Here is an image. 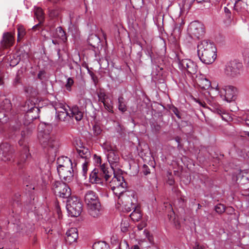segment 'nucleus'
Segmentation results:
<instances>
[{
  "label": "nucleus",
  "instance_id": "20e7f679",
  "mask_svg": "<svg viewBox=\"0 0 249 249\" xmlns=\"http://www.w3.org/2000/svg\"><path fill=\"white\" fill-rule=\"evenodd\" d=\"M66 208L71 216L77 217L82 212V204L77 197L71 196L67 201Z\"/></svg>",
  "mask_w": 249,
  "mask_h": 249
},
{
  "label": "nucleus",
  "instance_id": "3c124183",
  "mask_svg": "<svg viewBox=\"0 0 249 249\" xmlns=\"http://www.w3.org/2000/svg\"><path fill=\"white\" fill-rule=\"evenodd\" d=\"M70 107L66 105V107H62L61 109H60L59 110H57V111H56V113L62 112L65 111H68V109L70 110Z\"/></svg>",
  "mask_w": 249,
  "mask_h": 249
},
{
  "label": "nucleus",
  "instance_id": "2f4dec72",
  "mask_svg": "<svg viewBox=\"0 0 249 249\" xmlns=\"http://www.w3.org/2000/svg\"><path fill=\"white\" fill-rule=\"evenodd\" d=\"M118 109L120 111L122 112H124L126 111V106L124 102V99L122 96H120L118 98Z\"/></svg>",
  "mask_w": 249,
  "mask_h": 249
},
{
  "label": "nucleus",
  "instance_id": "e2e57ef3",
  "mask_svg": "<svg viewBox=\"0 0 249 249\" xmlns=\"http://www.w3.org/2000/svg\"><path fill=\"white\" fill-rule=\"evenodd\" d=\"M52 42L53 44L54 45H56V44H58V42H57V41L56 40H52Z\"/></svg>",
  "mask_w": 249,
  "mask_h": 249
},
{
  "label": "nucleus",
  "instance_id": "6ab92c4d",
  "mask_svg": "<svg viewBox=\"0 0 249 249\" xmlns=\"http://www.w3.org/2000/svg\"><path fill=\"white\" fill-rule=\"evenodd\" d=\"M78 237L77 230L76 228H71L66 232L65 241L67 244L70 245L76 242Z\"/></svg>",
  "mask_w": 249,
  "mask_h": 249
},
{
  "label": "nucleus",
  "instance_id": "c9c22d12",
  "mask_svg": "<svg viewBox=\"0 0 249 249\" xmlns=\"http://www.w3.org/2000/svg\"><path fill=\"white\" fill-rule=\"evenodd\" d=\"M102 146L107 153H110L111 151H114L113 147L109 142H105L102 144Z\"/></svg>",
  "mask_w": 249,
  "mask_h": 249
},
{
  "label": "nucleus",
  "instance_id": "603ef678",
  "mask_svg": "<svg viewBox=\"0 0 249 249\" xmlns=\"http://www.w3.org/2000/svg\"><path fill=\"white\" fill-rule=\"evenodd\" d=\"M29 133V131H28V130L22 131V132L21 133V135L22 138L23 139H24L25 137L26 134H28Z\"/></svg>",
  "mask_w": 249,
  "mask_h": 249
},
{
  "label": "nucleus",
  "instance_id": "13d9d810",
  "mask_svg": "<svg viewBox=\"0 0 249 249\" xmlns=\"http://www.w3.org/2000/svg\"><path fill=\"white\" fill-rule=\"evenodd\" d=\"M198 3H202V2H208L209 0H196Z\"/></svg>",
  "mask_w": 249,
  "mask_h": 249
},
{
  "label": "nucleus",
  "instance_id": "680f3d73",
  "mask_svg": "<svg viewBox=\"0 0 249 249\" xmlns=\"http://www.w3.org/2000/svg\"><path fill=\"white\" fill-rule=\"evenodd\" d=\"M13 129H14V130L17 132L18 130H19V126L18 125L17 127H15V128H13Z\"/></svg>",
  "mask_w": 249,
  "mask_h": 249
},
{
  "label": "nucleus",
  "instance_id": "ddd939ff",
  "mask_svg": "<svg viewBox=\"0 0 249 249\" xmlns=\"http://www.w3.org/2000/svg\"><path fill=\"white\" fill-rule=\"evenodd\" d=\"M122 170L112 172L114 177L109 182L110 188L126 186V183L124 181L123 177L122 176Z\"/></svg>",
  "mask_w": 249,
  "mask_h": 249
},
{
  "label": "nucleus",
  "instance_id": "5701e85b",
  "mask_svg": "<svg viewBox=\"0 0 249 249\" xmlns=\"http://www.w3.org/2000/svg\"><path fill=\"white\" fill-rule=\"evenodd\" d=\"M132 207L134 210L129 215V216L133 221H138L142 216L140 208L136 205L132 206Z\"/></svg>",
  "mask_w": 249,
  "mask_h": 249
},
{
  "label": "nucleus",
  "instance_id": "4be33fe9",
  "mask_svg": "<svg viewBox=\"0 0 249 249\" xmlns=\"http://www.w3.org/2000/svg\"><path fill=\"white\" fill-rule=\"evenodd\" d=\"M70 111L71 117L74 118L76 121H80L82 119L83 113L78 107H73L71 109H70Z\"/></svg>",
  "mask_w": 249,
  "mask_h": 249
},
{
  "label": "nucleus",
  "instance_id": "69168bd1",
  "mask_svg": "<svg viewBox=\"0 0 249 249\" xmlns=\"http://www.w3.org/2000/svg\"><path fill=\"white\" fill-rule=\"evenodd\" d=\"M102 33H103V36H104L105 39H106L107 36H106V34L103 32Z\"/></svg>",
  "mask_w": 249,
  "mask_h": 249
},
{
  "label": "nucleus",
  "instance_id": "f257e3e1",
  "mask_svg": "<svg viewBox=\"0 0 249 249\" xmlns=\"http://www.w3.org/2000/svg\"><path fill=\"white\" fill-rule=\"evenodd\" d=\"M216 52V47L208 40H203L197 45L198 56L201 62L206 64H211L214 61Z\"/></svg>",
  "mask_w": 249,
  "mask_h": 249
},
{
  "label": "nucleus",
  "instance_id": "0e129e2a",
  "mask_svg": "<svg viewBox=\"0 0 249 249\" xmlns=\"http://www.w3.org/2000/svg\"><path fill=\"white\" fill-rule=\"evenodd\" d=\"M49 1L52 2H54V3H56L59 0H49Z\"/></svg>",
  "mask_w": 249,
  "mask_h": 249
},
{
  "label": "nucleus",
  "instance_id": "052dcab7",
  "mask_svg": "<svg viewBox=\"0 0 249 249\" xmlns=\"http://www.w3.org/2000/svg\"><path fill=\"white\" fill-rule=\"evenodd\" d=\"M57 53L58 57L60 58V49H59L57 50Z\"/></svg>",
  "mask_w": 249,
  "mask_h": 249
},
{
  "label": "nucleus",
  "instance_id": "dca6fc26",
  "mask_svg": "<svg viewBox=\"0 0 249 249\" xmlns=\"http://www.w3.org/2000/svg\"><path fill=\"white\" fill-rule=\"evenodd\" d=\"M107 160L111 166V169L109 171L114 172V170H121L119 168V162L120 158L116 152L111 151L107 153Z\"/></svg>",
  "mask_w": 249,
  "mask_h": 249
},
{
  "label": "nucleus",
  "instance_id": "39448f33",
  "mask_svg": "<svg viewBox=\"0 0 249 249\" xmlns=\"http://www.w3.org/2000/svg\"><path fill=\"white\" fill-rule=\"evenodd\" d=\"M38 139L40 144L44 148H56L58 142L55 137L51 136L48 133L44 131L40 130L38 134Z\"/></svg>",
  "mask_w": 249,
  "mask_h": 249
},
{
  "label": "nucleus",
  "instance_id": "09e8293b",
  "mask_svg": "<svg viewBox=\"0 0 249 249\" xmlns=\"http://www.w3.org/2000/svg\"><path fill=\"white\" fill-rule=\"evenodd\" d=\"M126 249H141L140 247L138 245H135L132 246L130 249H129L128 245L127 243L125 244ZM120 249H122L121 247H120Z\"/></svg>",
  "mask_w": 249,
  "mask_h": 249
},
{
  "label": "nucleus",
  "instance_id": "5fc2aeb1",
  "mask_svg": "<svg viewBox=\"0 0 249 249\" xmlns=\"http://www.w3.org/2000/svg\"><path fill=\"white\" fill-rule=\"evenodd\" d=\"M186 8H187V10H188L189 8H190V6H188V5H186ZM185 9H186V5H185V4L184 3L182 6L181 7H180V10L182 12L183 11H185Z\"/></svg>",
  "mask_w": 249,
  "mask_h": 249
},
{
  "label": "nucleus",
  "instance_id": "423d86ee",
  "mask_svg": "<svg viewBox=\"0 0 249 249\" xmlns=\"http://www.w3.org/2000/svg\"><path fill=\"white\" fill-rule=\"evenodd\" d=\"M216 90L218 91L221 98L228 102L234 100L237 93L236 88L230 85L224 86L222 87L217 85Z\"/></svg>",
  "mask_w": 249,
  "mask_h": 249
},
{
  "label": "nucleus",
  "instance_id": "338daca9",
  "mask_svg": "<svg viewBox=\"0 0 249 249\" xmlns=\"http://www.w3.org/2000/svg\"><path fill=\"white\" fill-rule=\"evenodd\" d=\"M41 72H40L38 74L37 76H38V77L39 78L41 79Z\"/></svg>",
  "mask_w": 249,
  "mask_h": 249
},
{
  "label": "nucleus",
  "instance_id": "f3484780",
  "mask_svg": "<svg viewBox=\"0 0 249 249\" xmlns=\"http://www.w3.org/2000/svg\"><path fill=\"white\" fill-rule=\"evenodd\" d=\"M14 42V34L10 32L4 33L1 40V45L3 48L12 46Z\"/></svg>",
  "mask_w": 249,
  "mask_h": 249
},
{
  "label": "nucleus",
  "instance_id": "37998d69",
  "mask_svg": "<svg viewBox=\"0 0 249 249\" xmlns=\"http://www.w3.org/2000/svg\"><path fill=\"white\" fill-rule=\"evenodd\" d=\"M59 14V11L58 9H53L49 12V16L52 18L57 17Z\"/></svg>",
  "mask_w": 249,
  "mask_h": 249
},
{
  "label": "nucleus",
  "instance_id": "7c9ffc66",
  "mask_svg": "<svg viewBox=\"0 0 249 249\" xmlns=\"http://www.w3.org/2000/svg\"><path fill=\"white\" fill-rule=\"evenodd\" d=\"M56 116L58 119L61 121H65L68 116L70 118L71 117V116L68 111L56 113Z\"/></svg>",
  "mask_w": 249,
  "mask_h": 249
},
{
  "label": "nucleus",
  "instance_id": "6e6d98bb",
  "mask_svg": "<svg viewBox=\"0 0 249 249\" xmlns=\"http://www.w3.org/2000/svg\"><path fill=\"white\" fill-rule=\"evenodd\" d=\"M146 226V224L145 223H142V224H141V225H139L138 226V228L139 230H141L143 229V228L144 227Z\"/></svg>",
  "mask_w": 249,
  "mask_h": 249
},
{
  "label": "nucleus",
  "instance_id": "de8ad7c7",
  "mask_svg": "<svg viewBox=\"0 0 249 249\" xmlns=\"http://www.w3.org/2000/svg\"><path fill=\"white\" fill-rule=\"evenodd\" d=\"M171 110L178 118H179V119L181 118V116L180 115L178 109L176 107H173L171 108Z\"/></svg>",
  "mask_w": 249,
  "mask_h": 249
},
{
  "label": "nucleus",
  "instance_id": "8fccbe9b",
  "mask_svg": "<svg viewBox=\"0 0 249 249\" xmlns=\"http://www.w3.org/2000/svg\"><path fill=\"white\" fill-rule=\"evenodd\" d=\"M94 158L97 164H99L100 166L102 165L101 164V158L100 157L94 155Z\"/></svg>",
  "mask_w": 249,
  "mask_h": 249
},
{
  "label": "nucleus",
  "instance_id": "e433bc0d",
  "mask_svg": "<svg viewBox=\"0 0 249 249\" xmlns=\"http://www.w3.org/2000/svg\"><path fill=\"white\" fill-rule=\"evenodd\" d=\"M129 224L127 219H123L121 224V231L125 232L128 231Z\"/></svg>",
  "mask_w": 249,
  "mask_h": 249
},
{
  "label": "nucleus",
  "instance_id": "9d476101",
  "mask_svg": "<svg viewBox=\"0 0 249 249\" xmlns=\"http://www.w3.org/2000/svg\"><path fill=\"white\" fill-rule=\"evenodd\" d=\"M188 31L192 37L198 38L204 35L205 27L202 23L198 21H194L190 24Z\"/></svg>",
  "mask_w": 249,
  "mask_h": 249
},
{
  "label": "nucleus",
  "instance_id": "49530a36",
  "mask_svg": "<svg viewBox=\"0 0 249 249\" xmlns=\"http://www.w3.org/2000/svg\"><path fill=\"white\" fill-rule=\"evenodd\" d=\"M142 172L145 175H147L150 173V169L147 165L145 164L143 165Z\"/></svg>",
  "mask_w": 249,
  "mask_h": 249
},
{
  "label": "nucleus",
  "instance_id": "4d7b16f0",
  "mask_svg": "<svg viewBox=\"0 0 249 249\" xmlns=\"http://www.w3.org/2000/svg\"><path fill=\"white\" fill-rule=\"evenodd\" d=\"M197 102L198 103V104L203 107H205L206 104L204 102H202L200 101H197Z\"/></svg>",
  "mask_w": 249,
  "mask_h": 249
},
{
  "label": "nucleus",
  "instance_id": "c03bdc74",
  "mask_svg": "<svg viewBox=\"0 0 249 249\" xmlns=\"http://www.w3.org/2000/svg\"><path fill=\"white\" fill-rule=\"evenodd\" d=\"M66 104H64L63 103H60V102H57L55 103L54 105V107L55 109V111H57V110H59V109H61L62 107H66Z\"/></svg>",
  "mask_w": 249,
  "mask_h": 249
},
{
  "label": "nucleus",
  "instance_id": "bb28decb",
  "mask_svg": "<svg viewBox=\"0 0 249 249\" xmlns=\"http://www.w3.org/2000/svg\"><path fill=\"white\" fill-rule=\"evenodd\" d=\"M35 15L36 18L39 21V23H41L43 22L44 20V13L41 8L35 7L34 9Z\"/></svg>",
  "mask_w": 249,
  "mask_h": 249
},
{
  "label": "nucleus",
  "instance_id": "cd10ccee",
  "mask_svg": "<svg viewBox=\"0 0 249 249\" xmlns=\"http://www.w3.org/2000/svg\"><path fill=\"white\" fill-rule=\"evenodd\" d=\"M199 86L204 89H208L211 86V82L206 78L201 77L199 79Z\"/></svg>",
  "mask_w": 249,
  "mask_h": 249
},
{
  "label": "nucleus",
  "instance_id": "ea45409f",
  "mask_svg": "<svg viewBox=\"0 0 249 249\" xmlns=\"http://www.w3.org/2000/svg\"><path fill=\"white\" fill-rule=\"evenodd\" d=\"M93 131L95 136H98L101 134L102 130L99 125L95 124L93 126Z\"/></svg>",
  "mask_w": 249,
  "mask_h": 249
},
{
  "label": "nucleus",
  "instance_id": "f704fd0d",
  "mask_svg": "<svg viewBox=\"0 0 249 249\" xmlns=\"http://www.w3.org/2000/svg\"><path fill=\"white\" fill-rule=\"evenodd\" d=\"M105 108L109 112H113V103L111 99H107L103 103Z\"/></svg>",
  "mask_w": 249,
  "mask_h": 249
},
{
  "label": "nucleus",
  "instance_id": "7ed1b4c3",
  "mask_svg": "<svg viewBox=\"0 0 249 249\" xmlns=\"http://www.w3.org/2000/svg\"><path fill=\"white\" fill-rule=\"evenodd\" d=\"M112 176V172L108 170V168L106 165L104 163L101 165L100 173L94 169L90 174L89 180L91 183H102V178H104L106 181Z\"/></svg>",
  "mask_w": 249,
  "mask_h": 249
},
{
  "label": "nucleus",
  "instance_id": "864d4df0",
  "mask_svg": "<svg viewBox=\"0 0 249 249\" xmlns=\"http://www.w3.org/2000/svg\"><path fill=\"white\" fill-rule=\"evenodd\" d=\"M194 249H204V247L201 245H200L198 244H196L194 248Z\"/></svg>",
  "mask_w": 249,
  "mask_h": 249
},
{
  "label": "nucleus",
  "instance_id": "4c0bfd02",
  "mask_svg": "<svg viewBox=\"0 0 249 249\" xmlns=\"http://www.w3.org/2000/svg\"><path fill=\"white\" fill-rule=\"evenodd\" d=\"M89 163V160H84L82 163V173L83 176L86 178L87 175L88 165Z\"/></svg>",
  "mask_w": 249,
  "mask_h": 249
},
{
  "label": "nucleus",
  "instance_id": "473e14b6",
  "mask_svg": "<svg viewBox=\"0 0 249 249\" xmlns=\"http://www.w3.org/2000/svg\"><path fill=\"white\" fill-rule=\"evenodd\" d=\"M42 172V169L40 167H38L37 166H36V167H34L32 169L31 171V176L32 178H36V177L38 176L41 174Z\"/></svg>",
  "mask_w": 249,
  "mask_h": 249
},
{
  "label": "nucleus",
  "instance_id": "c85d7f7f",
  "mask_svg": "<svg viewBox=\"0 0 249 249\" xmlns=\"http://www.w3.org/2000/svg\"><path fill=\"white\" fill-rule=\"evenodd\" d=\"M18 38L17 41L18 42L20 41V40L24 37L25 35H26V31L24 27L21 25H18Z\"/></svg>",
  "mask_w": 249,
  "mask_h": 249
},
{
  "label": "nucleus",
  "instance_id": "58836bf2",
  "mask_svg": "<svg viewBox=\"0 0 249 249\" xmlns=\"http://www.w3.org/2000/svg\"><path fill=\"white\" fill-rule=\"evenodd\" d=\"M215 211L218 213L221 214L225 211V206L221 204H217L215 206Z\"/></svg>",
  "mask_w": 249,
  "mask_h": 249
},
{
  "label": "nucleus",
  "instance_id": "6e6552de",
  "mask_svg": "<svg viewBox=\"0 0 249 249\" xmlns=\"http://www.w3.org/2000/svg\"><path fill=\"white\" fill-rule=\"evenodd\" d=\"M22 109L26 112V115L30 121H32L39 117L40 110L36 107L35 103L32 101H27L23 107Z\"/></svg>",
  "mask_w": 249,
  "mask_h": 249
},
{
  "label": "nucleus",
  "instance_id": "0eeeda50",
  "mask_svg": "<svg viewBox=\"0 0 249 249\" xmlns=\"http://www.w3.org/2000/svg\"><path fill=\"white\" fill-rule=\"evenodd\" d=\"M53 189L56 195L62 198H68L71 190L66 183L55 181L53 183Z\"/></svg>",
  "mask_w": 249,
  "mask_h": 249
},
{
  "label": "nucleus",
  "instance_id": "2eb2a0df",
  "mask_svg": "<svg viewBox=\"0 0 249 249\" xmlns=\"http://www.w3.org/2000/svg\"><path fill=\"white\" fill-rule=\"evenodd\" d=\"M126 186L110 188L114 194L118 198V203H124V200L129 202L130 197L124 194Z\"/></svg>",
  "mask_w": 249,
  "mask_h": 249
},
{
  "label": "nucleus",
  "instance_id": "c756f323",
  "mask_svg": "<svg viewBox=\"0 0 249 249\" xmlns=\"http://www.w3.org/2000/svg\"><path fill=\"white\" fill-rule=\"evenodd\" d=\"M93 249H109V247L105 242L99 241L93 244Z\"/></svg>",
  "mask_w": 249,
  "mask_h": 249
},
{
  "label": "nucleus",
  "instance_id": "774afa93",
  "mask_svg": "<svg viewBox=\"0 0 249 249\" xmlns=\"http://www.w3.org/2000/svg\"><path fill=\"white\" fill-rule=\"evenodd\" d=\"M38 24H36V25L34 26L33 27L32 29H33V30H35V29H36V28L38 26Z\"/></svg>",
  "mask_w": 249,
  "mask_h": 249
},
{
  "label": "nucleus",
  "instance_id": "412c9836",
  "mask_svg": "<svg viewBox=\"0 0 249 249\" xmlns=\"http://www.w3.org/2000/svg\"><path fill=\"white\" fill-rule=\"evenodd\" d=\"M57 164V168H63L66 166L69 167V166L72 165V162L69 158L67 157H61L58 158Z\"/></svg>",
  "mask_w": 249,
  "mask_h": 249
},
{
  "label": "nucleus",
  "instance_id": "f8f14e48",
  "mask_svg": "<svg viewBox=\"0 0 249 249\" xmlns=\"http://www.w3.org/2000/svg\"><path fill=\"white\" fill-rule=\"evenodd\" d=\"M60 178L65 182H71L73 177V170L72 165L69 167H64L61 168H57Z\"/></svg>",
  "mask_w": 249,
  "mask_h": 249
},
{
  "label": "nucleus",
  "instance_id": "f03ea898",
  "mask_svg": "<svg viewBox=\"0 0 249 249\" xmlns=\"http://www.w3.org/2000/svg\"><path fill=\"white\" fill-rule=\"evenodd\" d=\"M84 200L90 214L94 217H97L100 214L101 204L96 193L91 190L87 191L85 194Z\"/></svg>",
  "mask_w": 249,
  "mask_h": 249
},
{
  "label": "nucleus",
  "instance_id": "a878e982",
  "mask_svg": "<svg viewBox=\"0 0 249 249\" xmlns=\"http://www.w3.org/2000/svg\"><path fill=\"white\" fill-rule=\"evenodd\" d=\"M31 156L28 147L26 145H23L21 153V161L24 162L26 160L29 159Z\"/></svg>",
  "mask_w": 249,
  "mask_h": 249
},
{
  "label": "nucleus",
  "instance_id": "a18cd8bd",
  "mask_svg": "<svg viewBox=\"0 0 249 249\" xmlns=\"http://www.w3.org/2000/svg\"><path fill=\"white\" fill-rule=\"evenodd\" d=\"M224 13L226 15V17L229 19H231V12L229 8L225 7L224 8Z\"/></svg>",
  "mask_w": 249,
  "mask_h": 249
},
{
  "label": "nucleus",
  "instance_id": "b1692460",
  "mask_svg": "<svg viewBox=\"0 0 249 249\" xmlns=\"http://www.w3.org/2000/svg\"><path fill=\"white\" fill-rule=\"evenodd\" d=\"M166 205H167V206L166 207H168L169 209L170 210V212L168 214V217L169 220L171 221L172 219L173 218L174 224L175 228L177 229H179L180 227V224L178 222V220L176 219L175 218V213L173 211V209L172 208L171 205L169 204H166Z\"/></svg>",
  "mask_w": 249,
  "mask_h": 249
},
{
  "label": "nucleus",
  "instance_id": "1a4fd4ad",
  "mask_svg": "<svg viewBox=\"0 0 249 249\" xmlns=\"http://www.w3.org/2000/svg\"><path fill=\"white\" fill-rule=\"evenodd\" d=\"M178 65L179 69L184 71H186L190 74H195L197 71L196 63L189 59H178Z\"/></svg>",
  "mask_w": 249,
  "mask_h": 249
},
{
  "label": "nucleus",
  "instance_id": "393cba45",
  "mask_svg": "<svg viewBox=\"0 0 249 249\" xmlns=\"http://www.w3.org/2000/svg\"><path fill=\"white\" fill-rule=\"evenodd\" d=\"M54 37L59 38L64 42H65L67 40L66 33L61 27H57L56 29Z\"/></svg>",
  "mask_w": 249,
  "mask_h": 249
},
{
  "label": "nucleus",
  "instance_id": "9b49d317",
  "mask_svg": "<svg viewBox=\"0 0 249 249\" xmlns=\"http://www.w3.org/2000/svg\"><path fill=\"white\" fill-rule=\"evenodd\" d=\"M242 65L236 61L227 63L225 68V73L228 76L235 77L240 74Z\"/></svg>",
  "mask_w": 249,
  "mask_h": 249
},
{
  "label": "nucleus",
  "instance_id": "bf43d9fd",
  "mask_svg": "<svg viewBox=\"0 0 249 249\" xmlns=\"http://www.w3.org/2000/svg\"><path fill=\"white\" fill-rule=\"evenodd\" d=\"M19 78L17 76L15 79V83L17 84L19 83Z\"/></svg>",
  "mask_w": 249,
  "mask_h": 249
},
{
  "label": "nucleus",
  "instance_id": "79ce46f5",
  "mask_svg": "<svg viewBox=\"0 0 249 249\" xmlns=\"http://www.w3.org/2000/svg\"><path fill=\"white\" fill-rule=\"evenodd\" d=\"M98 98L99 101L103 103L109 99L104 92H100L98 95Z\"/></svg>",
  "mask_w": 249,
  "mask_h": 249
},
{
  "label": "nucleus",
  "instance_id": "4468645a",
  "mask_svg": "<svg viewBox=\"0 0 249 249\" xmlns=\"http://www.w3.org/2000/svg\"><path fill=\"white\" fill-rule=\"evenodd\" d=\"M12 158V150L10 145L7 143L0 145V159L4 161H9Z\"/></svg>",
  "mask_w": 249,
  "mask_h": 249
},
{
  "label": "nucleus",
  "instance_id": "72a5a7b5",
  "mask_svg": "<svg viewBox=\"0 0 249 249\" xmlns=\"http://www.w3.org/2000/svg\"><path fill=\"white\" fill-rule=\"evenodd\" d=\"M130 199H129V202L127 200H125L126 202L124 201V203H119L120 205H122L123 207H124V209L127 212H129L132 210H133L132 209V206L136 205L134 204H132V203L130 201Z\"/></svg>",
  "mask_w": 249,
  "mask_h": 249
},
{
  "label": "nucleus",
  "instance_id": "aec40b11",
  "mask_svg": "<svg viewBox=\"0 0 249 249\" xmlns=\"http://www.w3.org/2000/svg\"><path fill=\"white\" fill-rule=\"evenodd\" d=\"M77 152L79 156L84 160H90L91 157L90 152L88 148L84 146H79L77 148Z\"/></svg>",
  "mask_w": 249,
  "mask_h": 249
},
{
  "label": "nucleus",
  "instance_id": "a19ab883",
  "mask_svg": "<svg viewBox=\"0 0 249 249\" xmlns=\"http://www.w3.org/2000/svg\"><path fill=\"white\" fill-rule=\"evenodd\" d=\"M74 81L72 78L69 77L67 79V83L65 85L66 89L70 91L71 90V87L73 84Z\"/></svg>",
  "mask_w": 249,
  "mask_h": 249
},
{
  "label": "nucleus",
  "instance_id": "a211bd4d",
  "mask_svg": "<svg viewBox=\"0 0 249 249\" xmlns=\"http://www.w3.org/2000/svg\"><path fill=\"white\" fill-rule=\"evenodd\" d=\"M247 0H237L234 4L235 9L241 16H246L248 11V4Z\"/></svg>",
  "mask_w": 249,
  "mask_h": 249
}]
</instances>
